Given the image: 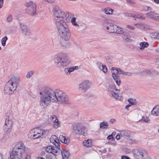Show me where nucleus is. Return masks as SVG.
Here are the masks:
<instances>
[{"mask_svg": "<svg viewBox=\"0 0 159 159\" xmlns=\"http://www.w3.org/2000/svg\"><path fill=\"white\" fill-rule=\"evenodd\" d=\"M39 104L43 109L46 108L50 102L58 101L63 104H69L70 102L68 96L65 93L59 90L54 91L52 89L47 87L39 92Z\"/></svg>", "mask_w": 159, "mask_h": 159, "instance_id": "obj_1", "label": "nucleus"}, {"mask_svg": "<svg viewBox=\"0 0 159 159\" xmlns=\"http://www.w3.org/2000/svg\"><path fill=\"white\" fill-rule=\"evenodd\" d=\"M53 14L57 18L56 26L61 37L65 41H68L70 38L71 33L67 22L70 21L72 14L61 11L57 6L54 7Z\"/></svg>", "mask_w": 159, "mask_h": 159, "instance_id": "obj_2", "label": "nucleus"}, {"mask_svg": "<svg viewBox=\"0 0 159 159\" xmlns=\"http://www.w3.org/2000/svg\"><path fill=\"white\" fill-rule=\"evenodd\" d=\"M27 148L21 142L16 143L8 159H31L30 154L26 152Z\"/></svg>", "mask_w": 159, "mask_h": 159, "instance_id": "obj_3", "label": "nucleus"}, {"mask_svg": "<svg viewBox=\"0 0 159 159\" xmlns=\"http://www.w3.org/2000/svg\"><path fill=\"white\" fill-rule=\"evenodd\" d=\"M19 78L13 76L6 83L4 87V93L7 94H11L15 91L19 85Z\"/></svg>", "mask_w": 159, "mask_h": 159, "instance_id": "obj_4", "label": "nucleus"}, {"mask_svg": "<svg viewBox=\"0 0 159 159\" xmlns=\"http://www.w3.org/2000/svg\"><path fill=\"white\" fill-rule=\"evenodd\" d=\"M50 142L55 146H49L46 148V151L50 153L54 156L57 155L58 152V148L60 147V142L57 137L55 135H52L50 139Z\"/></svg>", "mask_w": 159, "mask_h": 159, "instance_id": "obj_5", "label": "nucleus"}, {"mask_svg": "<svg viewBox=\"0 0 159 159\" xmlns=\"http://www.w3.org/2000/svg\"><path fill=\"white\" fill-rule=\"evenodd\" d=\"M13 114L11 110H9L6 113L5 116V125L4 126L3 130L5 133L9 134L11 130L12 125V118Z\"/></svg>", "mask_w": 159, "mask_h": 159, "instance_id": "obj_6", "label": "nucleus"}, {"mask_svg": "<svg viewBox=\"0 0 159 159\" xmlns=\"http://www.w3.org/2000/svg\"><path fill=\"white\" fill-rule=\"evenodd\" d=\"M54 61L57 66L63 67L70 63L67 55L65 53L58 54L54 59Z\"/></svg>", "mask_w": 159, "mask_h": 159, "instance_id": "obj_7", "label": "nucleus"}, {"mask_svg": "<svg viewBox=\"0 0 159 159\" xmlns=\"http://www.w3.org/2000/svg\"><path fill=\"white\" fill-rule=\"evenodd\" d=\"M73 132L75 134L81 135L86 136L87 134L88 129L81 123H78L72 125Z\"/></svg>", "mask_w": 159, "mask_h": 159, "instance_id": "obj_8", "label": "nucleus"}, {"mask_svg": "<svg viewBox=\"0 0 159 159\" xmlns=\"http://www.w3.org/2000/svg\"><path fill=\"white\" fill-rule=\"evenodd\" d=\"M49 132L48 130L39 129H34L31 130L29 132L30 137L34 139L41 137L43 135H46Z\"/></svg>", "mask_w": 159, "mask_h": 159, "instance_id": "obj_9", "label": "nucleus"}, {"mask_svg": "<svg viewBox=\"0 0 159 159\" xmlns=\"http://www.w3.org/2000/svg\"><path fill=\"white\" fill-rule=\"evenodd\" d=\"M119 92L120 91L116 88V86L113 84L110 85L108 88V93L109 95L116 99L119 98Z\"/></svg>", "mask_w": 159, "mask_h": 159, "instance_id": "obj_10", "label": "nucleus"}, {"mask_svg": "<svg viewBox=\"0 0 159 159\" xmlns=\"http://www.w3.org/2000/svg\"><path fill=\"white\" fill-rule=\"evenodd\" d=\"M19 24L21 30L22 34L24 35L29 36L31 33V31L26 25L21 21H20Z\"/></svg>", "mask_w": 159, "mask_h": 159, "instance_id": "obj_11", "label": "nucleus"}, {"mask_svg": "<svg viewBox=\"0 0 159 159\" xmlns=\"http://www.w3.org/2000/svg\"><path fill=\"white\" fill-rule=\"evenodd\" d=\"M91 86V83L88 80L83 81L79 86V90L82 92L86 91Z\"/></svg>", "mask_w": 159, "mask_h": 159, "instance_id": "obj_12", "label": "nucleus"}, {"mask_svg": "<svg viewBox=\"0 0 159 159\" xmlns=\"http://www.w3.org/2000/svg\"><path fill=\"white\" fill-rule=\"evenodd\" d=\"M134 157L136 159H146L147 157V153L145 150H140L135 154Z\"/></svg>", "mask_w": 159, "mask_h": 159, "instance_id": "obj_13", "label": "nucleus"}, {"mask_svg": "<svg viewBox=\"0 0 159 159\" xmlns=\"http://www.w3.org/2000/svg\"><path fill=\"white\" fill-rule=\"evenodd\" d=\"M133 132L130 131L123 130L120 131L121 138L123 137L128 139L132 136Z\"/></svg>", "mask_w": 159, "mask_h": 159, "instance_id": "obj_14", "label": "nucleus"}, {"mask_svg": "<svg viewBox=\"0 0 159 159\" xmlns=\"http://www.w3.org/2000/svg\"><path fill=\"white\" fill-rule=\"evenodd\" d=\"M50 120L53 123V127L54 128H57L59 126L60 123L56 115L51 116Z\"/></svg>", "mask_w": 159, "mask_h": 159, "instance_id": "obj_15", "label": "nucleus"}, {"mask_svg": "<svg viewBox=\"0 0 159 159\" xmlns=\"http://www.w3.org/2000/svg\"><path fill=\"white\" fill-rule=\"evenodd\" d=\"M146 16L148 18L155 20L159 19V15L155 13L153 11H150L146 14Z\"/></svg>", "mask_w": 159, "mask_h": 159, "instance_id": "obj_16", "label": "nucleus"}, {"mask_svg": "<svg viewBox=\"0 0 159 159\" xmlns=\"http://www.w3.org/2000/svg\"><path fill=\"white\" fill-rule=\"evenodd\" d=\"M36 6L35 4H33L32 7L26 8L27 12L30 15H34L36 12Z\"/></svg>", "mask_w": 159, "mask_h": 159, "instance_id": "obj_17", "label": "nucleus"}, {"mask_svg": "<svg viewBox=\"0 0 159 159\" xmlns=\"http://www.w3.org/2000/svg\"><path fill=\"white\" fill-rule=\"evenodd\" d=\"M78 69V66L67 68L65 69L64 72L66 75H68L70 74L71 72H73L75 70H77Z\"/></svg>", "mask_w": 159, "mask_h": 159, "instance_id": "obj_18", "label": "nucleus"}, {"mask_svg": "<svg viewBox=\"0 0 159 159\" xmlns=\"http://www.w3.org/2000/svg\"><path fill=\"white\" fill-rule=\"evenodd\" d=\"M122 70L119 68L112 67L111 68V72L112 76L118 75L121 74Z\"/></svg>", "mask_w": 159, "mask_h": 159, "instance_id": "obj_19", "label": "nucleus"}, {"mask_svg": "<svg viewBox=\"0 0 159 159\" xmlns=\"http://www.w3.org/2000/svg\"><path fill=\"white\" fill-rule=\"evenodd\" d=\"M151 114L154 116H159V105H156L151 111Z\"/></svg>", "mask_w": 159, "mask_h": 159, "instance_id": "obj_20", "label": "nucleus"}, {"mask_svg": "<svg viewBox=\"0 0 159 159\" xmlns=\"http://www.w3.org/2000/svg\"><path fill=\"white\" fill-rule=\"evenodd\" d=\"M61 155L63 159H70L69 153L66 150H63L61 151Z\"/></svg>", "mask_w": 159, "mask_h": 159, "instance_id": "obj_21", "label": "nucleus"}, {"mask_svg": "<svg viewBox=\"0 0 159 159\" xmlns=\"http://www.w3.org/2000/svg\"><path fill=\"white\" fill-rule=\"evenodd\" d=\"M99 68L103 72L106 73L107 71V66L105 65H102L100 63H98L97 64Z\"/></svg>", "mask_w": 159, "mask_h": 159, "instance_id": "obj_22", "label": "nucleus"}, {"mask_svg": "<svg viewBox=\"0 0 159 159\" xmlns=\"http://www.w3.org/2000/svg\"><path fill=\"white\" fill-rule=\"evenodd\" d=\"M83 144V145L87 147H90L92 145V143L91 140L90 139H88L84 140Z\"/></svg>", "mask_w": 159, "mask_h": 159, "instance_id": "obj_23", "label": "nucleus"}, {"mask_svg": "<svg viewBox=\"0 0 159 159\" xmlns=\"http://www.w3.org/2000/svg\"><path fill=\"white\" fill-rule=\"evenodd\" d=\"M59 139L61 141L66 144H68L69 142V140L66 139V137L63 135H60Z\"/></svg>", "mask_w": 159, "mask_h": 159, "instance_id": "obj_24", "label": "nucleus"}, {"mask_svg": "<svg viewBox=\"0 0 159 159\" xmlns=\"http://www.w3.org/2000/svg\"><path fill=\"white\" fill-rule=\"evenodd\" d=\"M112 77L118 85H119L121 83V81L118 75L112 76Z\"/></svg>", "mask_w": 159, "mask_h": 159, "instance_id": "obj_25", "label": "nucleus"}, {"mask_svg": "<svg viewBox=\"0 0 159 159\" xmlns=\"http://www.w3.org/2000/svg\"><path fill=\"white\" fill-rule=\"evenodd\" d=\"M113 10L110 8L107 7L104 9L103 11L107 15L112 14L113 13Z\"/></svg>", "mask_w": 159, "mask_h": 159, "instance_id": "obj_26", "label": "nucleus"}, {"mask_svg": "<svg viewBox=\"0 0 159 159\" xmlns=\"http://www.w3.org/2000/svg\"><path fill=\"white\" fill-rule=\"evenodd\" d=\"M139 45L140 49L141 50H143L145 48H147L148 46V43L145 42L140 43Z\"/></svg>", "mask_w": 159, "mask_h": 159, "instance_id": "obj_27", "label": "nucleus"}, {"mask_svg": "<svg viewBox=\"0 0 159 159\" xmlns=\"http://www.w3.org/2000/svg\"><path fill=\"white\" fill-rule=\"evenodd\" d=\"M74 15L72 14V16L71 17L70 19L71 23L75 27H79V25L77 24L76 22V18L74 17Z\"/></svg>", "mask_w": 159, "mask_h": 159, "instance_id": "obj_28", "label": "nucleus"}, {"mask_svg": "<svg viewBox=\"0 0 159 159\" xmlns=\"http://www.w3.org/2000/svg\"><path fill=\"white\" fill-rule=\"evenodd\" d=\"M117 28V26L115 25H111L110 27V32L115 33L116 30Z\"/></svg>", "mask_w": 159, "mask_h": 159, "instance_id": "obj_29", "label": "nucleus"}, {"mask_svg": "<svg viewBox=\"0 0 159 159\" xmlns=\"http://www.w3.org/2000/svg\"><path fill=\"white\" fill-rule=\"evenodd\" d=\"M108 126V124L107 122L103 121L100 124V128L102 129H106Z\"/></svg>", "mask_w": 159, "mask_h": 159, "instance_id": "obj_30", "label": "nucleus"}, {"mask_svg": "<svg viewBox=\"0 0 159 159\" xmlns=\"http://www.w3.org/2000/svg\"><path fill=\"white\" fill-rule=\"evenodd\" d=\"M128 101L131 105H134L137 103L136 100L134 99L129 98L128 99Z\"/></svg>", "mask_w": 159, "mask_h": 159, "instance_id": "obj_31", "label": "nucleus"}, {"mask_svg": "<svg viewBox=\"0 0 159 159\" xmlns=\"http://www.w3.org/2000/svg\"><path fill=\"white\" fill-rule=\"evenodd\" d=\"M123 32L124 31L123 29L117 26V28L116 30L115 33L118 34H121L123 33Z\"/></svg>", "mask_w": 159, "mask_h": 159, "instance_id": "obj_32", "label": "nucleus"}, {"mask_svg": "<svg viewBox=\"0 0 159 159\" xmlns=\"http://www.w3.org/2000/svg\"><path fill=\"white\" fill-rule=\"evenodd\" d=\"M123 38L124 40L126 41H129V36L126 33L124 34L123 36Z\"/></svg>", "mask_w": 159, "mask_h": 159, "instance_id": "obj_33", "label": "nucleus"}, {"mask_svg": "<svg viewBox=\"0 0 159 159\" xmlns=\"http://www.w3.org/2000/svg\"><path fill=\"white\" fill-rule=\"evenodd\" d=\"M7 39V36L3 37L1 41L2 44V46H5L6 45V42Z\"/></svg>", "mask_w": 159, "mask_h": 159, "instance_id": "obj_34", "label": "nucleus"}, {"mask_svg": "<svg viewBox=\"0 0 159 159\" xmlns=\"http://www.w3.org/2000/svg\"><path fill=\"white\" fill-rule=\"evenodd\" d=\"M33 4H35L32 1H30L29 2H26L25 4V5L27 7V8H29V7H31L32 6Z\"/></svg>", "mask_w": 159, "mask_h": 159, "instance_id": "obj_35", "label": "nucleus"}, {"mask_svg": "<svg viewBox=\"0 0 159 159\" xmlns=\"http://www.w3.org/2000/svg\"><path fill=\"white\" fill-rule=\"evenodd\" d=\"M13 20L12 16L11 14H9L8 15L7 18V21L9 22H11Z\"/></svg>", "mask_w": 159, "mask_h": 159, "instance_id": "obj_36", "label": "nucleus"}, {"mask_svg": "<svg viewBox=\"0 0 159 159\" xmlns=\"http://www.w3.org/2000/svg\"><path fill=\"white\" fill-rule=\"evenodd\" d=\"M138 141L136 139H130L129 140V143L130 144H137L138 143Z\"/></svg>", "mask_w": 159, "mask_h": 159, "instance_id": "obj_37", "label": "nucleus"}, {"mask_svg": "<svg viewBox=\"0 0 159 159\" xmlns=\"http://www.w3.org/2000/svg\"><path fill=\"white\" fill-rule=\"evenodd\" d=\"M142 120L146 122H148L150 121V120L149 118L147 116L143 117L142 118Z\"/></svg>", "mask_w": 159, "mask_h": 159, "instance_id": "obj_38", "label": "nucleus"}, {"mask_svg": "<svg viewBox=\"0 0 159 159\" xmlns=\"http://www.w3.org/2000/svg\"><path fill=\"white\" fill-rule=\"evenodd\" d=\"M34 72L32 71H30L28 72L26 77L27 78H30L33 75Z\"/></svg>", "mask_w": 159, "mask_h": 159, "instance_id": "obj_39", "label": "nucleus"}, {"mask_svg": "<svg viewBox=\"0 0 159 159\" xmlns=\"http://www.w3.org/2000/svg\"><path fill=\"white\" fill-rule=\"evenodd\" d=\"M121 74L123 75H128L129 76H130L132 74L130 73H129L128 72H124L122 70Z\"/></svg>", "mask_w": 159, "mask_h": 159, "instance_id": "obj_40", "label": "nucleus"}, {"mask_svg": "<svg viewBox=\"0 0 159 159\" xmlns=\"http://www.w3.org/2000/svg\"><path fill=\"white\" fill-rule=\"evenodd\" d=\"M124 15L127 16L129 17H133V15L130 13H124Z\"/></svg>", "mask_w": 159, "mask_h": 159, "instance_id": "obj_41", "label": "nucleus"}, {"mask_svg": "<svg viewBox=\"0 0 159 159\" xmlns=\"http://www.w3.org/2000/svg\"><path fill=\"white\" fill-rule=\"evenodd\" d=\"M107 139L108 140L111 139L112 140H113L114 139V138L112 136V135H111L107 137Z\"/></svg>", "mask_w": 159, "mask_h": 159, "instance_id": "obj_42", "label": "nucleus"}, {"mask_svg": "<svg viewBox=\"0 0 159 159\" xmlns=\"http://www.w3.org/2000/svg\"><path fill=\"white\" fill-rule=\"evenodd\" d=\"M133 17L139 19L141 17V15L139 14H138L137 15H133Z\"/></svg>", "mask_w": 159, "mask_h": 159, "instance_id": "obj_43", "label": "nucleus"}, {"mask_svg": "<svg viewBox=\"0 0 159 159\" xmlns=\"http://www.w3.org/2000/svg\"><path fill=\"white\" fill-rule=\"evenodd\" d=\"M4 0H0V8H1L3 6Z\"/></svg>", "mask_w": 159, "mask_h": 159, "instance_id": "obj_44", "label": "nucleus"}, {"mask_svg": "<svg viewBox=\"0 0 159 159\" xmlns=\"http://www.w3.org/2000/svg\"><path fill=\"white\" fill-rule=\"evenodd\" d=\"M127 27L129 28V29L130 30H134V28L132 26L128 25Z\"/></svg>", "mask_w": 159, "mask_h": 159, "instance_id": "obj_45", "label": "nucleus"}, {"mask_svg": "<svg viewBox=\"0 0 159 159\" xmlns=\"http://www.w3.org/2000/svg\"><path fill=\"white\" fill-rule=\"evenodd\" d=\"M120 137L121 136L120 133L119 134H117L116 137V138L117 140H119Z\"/></svg>", "mask_w": 159, "mask_h": 159, "instance_id": "obj_46", "label": "nucleus"}, {"mask_svg": "<svg viewBox=\"0 0 159 159\" xmlns=\"http://www.w3.org/2000/svg\"><path fill=\"white\" fill-rule=\"evenodd\" d=\"M154 35L155 36V37H154V38H155L157 39H159V32L157 34H155Z\"/></svg>", "mask_w": 159, "mask_h": 159, "instance_id": "obj_47", "label": "nucleus"}, {"mask_svg": "<svg viewBox=\"0 0 159 159\" xmlns=\"http://www.w3.org/2000/svg\"><path fill=\"white\" fill-rule=\"evenodd\" d=\"M121 159H129V158L128 157L125 156L121 157Z\"/></svg>", "mask_w": 159, "mask_h": 159, "instance_id": "obj_48", "label": "nucleus"}, {"mask_svg": "<svg viewBox=\"0 0 159 159\" xmlns=\"http://www.w3.org/2000/svg\"><path fill=\"white\" fill-rule=\"evenodd\" d=\"M131 106V105L130 104H128L126 105L125 107V109H126L127 110L129 111V107Z\"/></svg>", "mask_w": 159, "mask_h": 159, "instance_id": "obj_49", "label": "nucleus"}, {"mask_svg": "<svg viewBox=\"0 0 159 159\" xmlns=\"http://www.w3.org/2000/svg\"><path fill=\"white\" fill-rule=\"evenodd\" d=\"M45 1L50 2V3H52L53 2H54L55 1V0H45Z\"/></svg>", "mask_w": 159, "mask_h": 159, "instance_id": "obj_50", "label": "nucleus"}, {"mask_svg": "<svg viewBox=\"0 0 159 159\" xmlns=\"http://www.w3.org/2000/svg\"><path fill=\"white\" fill-rule=\"evenodd\" d=\"M140 19L141 20H144L145 19V17L143 16H141Z\"/></svg>", "mask_w": 159, "mask_h": 159, "instance_id": "obj_51", "label": "nucleus"}, {"mask_svg": "<svg viewBox=\"0 0 159 159\" xmlns=\"http://www.w3.org/2000/svg\"><path fill=\"white\" fill-rule=\"evenodd\" d=\"M154 2L157 4L159 3V0H154Z\"/></svg>", "mask_w": 159, "mask_h": 159, "instance_id": "obj_52", "label": "nucleus"}, {"mask_svg": "<svg viewBox=\"0 0 159 159\" xmlns=\"http://www.w3.org/2000/svg\"><path fill=\"white\" fill-rule=\"evenodd\" d=\"M115 121V119H112L110 120V122L111 123H113Z\"/></svg>", "mask_w": 159, "mask_h": 159, "instance_id": "obj_53", "label": "nucleus"}, {"mask_svg": "<svg viewBox=\"0 0 159 159\" xmlns=\"http://www.w3.org/2000/svg\"><path fill=\"white\" fill-rule=\"evenodd\" d=\"M110 26H108L107 27V29L108 30H109V31L110 32Z\"/></svg>", "mask_w": 159, "mask_h": 159, "instance_id": "obj_54", "label": "nucleus"}, {"mask_svg": "<svg viewBox=\"0 0 159 159\" xmlns=\"http://www.w3.org/2000/svg\"><path fill=\"white\" fill-rule=\"evenodd\" d=\"M116 134V132H113L111 135H112V136H113V135L115 136Z\"/></svg>", "mask_w": 159, "mask_h": 159, "instance_id": "obj_55", "label": "nucleus"}, {"mask_svg": "<svg viewBox=\"0 0 159 159\" xmlns=\"http://www.w3.org/2000/svg\"><path fill=\"white\" fill-rule=\"evenodd\" d=\"M38 159H44L42 157H38Z\"/></svg>", "mask_w": 159, "mask_h": 159, "instance_id": "obj_56", "label": "nucleus"}, {"mask_svg": "<svg viewBox=\"0 0 159 159\" xmlns=\"http://www.w3.org/2000/svg\"><path fill=\"white\" fill-rule=\"evenodd\" d=\"M147 8H148V10H150V8H151L150 7H148Z\"/></svg>", "mask_w": 159, "mask_h": 159, "instance_id": "obj_57", "label": "nucleus"}, {"mask_svg": "<svg viewBox=\"0 0 159 159\" xmlns=\"http://www.w3.org/2000/svg\"><path fill=\"white\" fill-rule=\"evenodd\" d=\"M137 25L138 26H139L141 24H137Z\"/></svg>", "mask_w": 159, "mask_h": 159, "instance_id": "obj_58", "label": "nucleus"}, {"mask_svg": "<svg viewBox=\"0 0 159 159\" xmlns=\"http://www.w3.org/2000/svg\"><path fill=\"white\" fill-rule=\"evenodd\" d=\"M1 157H2V154H1Z\"/></svg>", "mask_w": 159, "mask_h": 159, "instance_id": "obj_59", "label": "nucleus"}, {"mask_svg": "<svg viewBox=\"0 0 159 159\" xmlns=\"http://www.w3.org/2000/svg\"><path fill=\"white\" fill-rule=\"evenodd\" d=\"M1 49V47L0 46V50Z\"/></svg>", "mask_w": 159, "mask_h": 159, "instance_id": "obj_60", "label": "nucleus"}, {"mask_svg": "<svg viewBox=\"0 0 159 159\" xmlns=\"http://www.w3.org/2000/svg\"><path fill=\"white\" fill-rule=\"evenodd\" d=\"M158 132L159 133V129H158Z\"/></svg>", "mask_w": 159, "mask_h": 159, "instance_id": "obj_61", "label": "nucleus"}, {"mask_svg": "<svg viewBox=\"0 0 159 159\" xmlns=\"http://www.w3.org/2000/svg\"><path fill=\"white\" fill-rule=\"evenodd\" d=\"M139 121H141V120H139Z\"/></svg>", "mask_w": 159, "mask_h": 159, "instance_id": "obj_62", "label": "nucleus"}]
</instances>
